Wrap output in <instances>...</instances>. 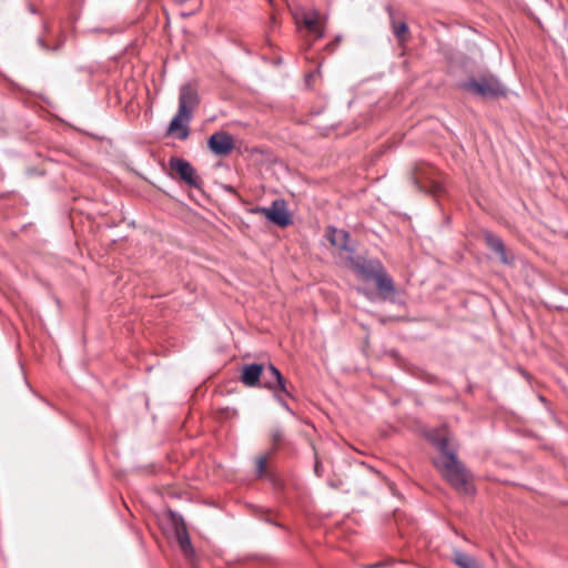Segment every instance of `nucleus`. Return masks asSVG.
I'll use <instances>...</instances> for the list:
<instances>
[{
    "label": "nucleus",
    "instance_id": "7ed1b4c3",
    "mask_svg": "<svg viewBox=\"0 0 568 568\" xmlns=\"http://www.w3.org/2000/svg\"><path fill=\"white\" fill-rule=\"evenodd\" d=\"M412 180L417 190L434 196L439 195L444 191L440 173L429 163L416 162L412 169Z\"/></svg>",
    "mask_w": 568,
    "mask_h": 568
},
{
    "label": "nucleus",
    "instance_id": "39448f33",
    "mask_svg": "<svg viewBox=\"0 0 568 568\" xmlns=\"http://www.w3.org/2000/svg\"><path fill=\"white\" fill-rule=\"evenodd\" d=\"M252 212L263 214L277 226L285 227L292 223L283 200H275L270 207H255Z\"/></svg>",
    "mask_w": 568,
    "mask_h": 568
},
{
    "label": "nucleus",
    "instance_id": "423d86ee",
    "mask_svg": "<svg viewBox=\"0 0 568 568\" xmlns=\"http://www.w3.org/2000/svg\"><path fill=\"white\" fill-rule=\"evenodd\" d=\"M261 387L266 388L268 390L281 389L287 395V397H292V393L288 389L287 381L273 364H268L266 367L263 365Z\"/></svg>",
    "mask_w": 568,
    "mask_h": 568
},
{
    "label": "nucleus",
    "instance_id": "f257e3e1",
    "mask_svg": "<svg viewBox=\"0 0 568 568\" xmlns=\"http://www.w3.org/2000/svg\"><path fill=\"white\" fill-rule=\"evenodd\" d=\"M427 439L440 453V457L434 460V465L444 479L458 493L473 495L475 488L471 484V475L458 459L457 446L452 443L447 429H433L427 434Z\"/></svg>",
    "mask_w": 568,
    "mask_h": 568
},
{
    "label": "nucleus",
    "instance_id": "aec40b11",
    "mask_svg": "<svg viewBox=\"0 0 568 568\" xmlns=\"http://www.w3.org/2000/svg\"><path fill=\"white\" fill-rule=\"evenodd\" d=\"M271 454H264L256 458V477L262 478L266 475L267 459Z\"/></svg>",
    "mask_w": 568,
    "mask_h": 568
},
{
    "label": "nucleus",
    "instance_id": "6e6552de",
    "mask_svg": "<svg viewBox=\"0 0 568 568\" xmlns=\"http://www.w3.org/2000/svg\"><path fill=\"white\" fill-rule=\"evenodd\" d=\"M172 524L174 526L176 540L183 554L191 558L194 556V548L192 547L191 539L186 529V525L182 516L171 513Z\"/></svg>",
    "mask_w": 568,
    "mask_h": 568
},
{
    "label": "nucleus",
    "instance_id": "393cba45",
    "mask_svg": "<svg viewBox=\"0 0 568 568\" xmlns=\"http://www.w3.org/2000/svg\"><path fill=\"white\" fill-rule=\"evenodd\" d=\"M251 152H258V150L256 148H253L252 150H250Z\"/></svg>",
    "mask_w": 568,
    "mask_h": 568
},
{
    "label": "nucleus",
    "instance_id": "f03ea898",
    "mask_svg": "<svg viewBox=\"0 0 568 568\" xmlns=\"http://www.w3.org/2000/svg\"><path fill=\"white\" fill-rule=\"evenodd\" d=\"M197 104L199 97L196 89L191 84H183L180 89L178 112L171 120L166 130L168 136L178 140L189 138V122Z\"/></svg>",
    "mask_w": 568,
    "mask_h": 568
},
{
    "label": "nucleus",
    "instance_id": "1a4fd4ad",
    "mask_svg": "<svg viewBox=\"0 0 568 568\" xmlns=\"http://www.w3.org/2000/svg\"><path fill=\"white\" fill-rule=\"evenodd\" d=\"M484 241L486 245L499 256L501 263L506 265H510L514 263L515 258L514 256L507 253V248L501 237H499L498 235L494 234L490 231H485Z\"/></svg>",
    "mask_w": 568,
    "mask_h": 568
},
{
    "label": "nucleus",
    "instance_id": "a211bd4d",
    "mask_svg": "<svg viewBox=\"0 0 568 568\" xmlns=\"http://www.w3.org/2000/svg\"><path fill=\"white\" fill-rule=\"evenodd\" d=\"M206 142L210 143H230L235 142L234 138L226 131L221 130L219 132L213 133Z\"/></svg>",
    "mask_w": 568,
    "mask_h": 568
},
{
    "label": "nucleus",
    "instance_id": "f3484780",
    "mask_svg": "<svg viewBox=\"0 0 568 568\" xmlns=\"http://www.w3.org/2000/svg\"><path fill=\"white\" fill-rule=\"evenodd\" d=\"M392 30L399 42H405L408 36V26L406 22H397L392 18Z\"/></svg>",
    "mask_w": 568,
    "mask_h": 568
},
{
    "label": "nucleus",
    "instance_id": "412c9836",
    "mask_svg": "<svg viewBox=\"0 0 568 568\" xmlns=\"http://www.w3.org/2000/svg\"><path fill=\"white\" fill-rule=\"evenodd\" d=\"M283 440H284L283 432L280 428L274 429L272 432V448L270 450V454H273L274 452H276L280 448Z\"/></svg>",
    "mask_w": 568,
    "mask_h": 568
},
{
    "label": "nucleus",
    "instance_id": "4be33fe9",
    "mask_svg": "<svg viewBox=\"0 0 568 568\" xmlns=\"http://www.w3.org/2000/svg\"><path fill=\"white\" fill-rule=\"evenodd\" d=\"M38 44L45 51H55L59 49V47L61 45V42L54 44V45H51L49 42H48V39L44 38V37H39L38 38Z\"/></svg>",
    "mask_w": 568,
    "mask_h": 568
},
{
    "label": "nucleus",
    "instance_id": "9d476101",
    "mask_svg": "<svg viewBox=\"0 0 568 568\" xmlns=\"http://www.w3.org/2000/svg\"><path fill=\"white\" fill-rule=\"evenodd\" d=\"M263 375V364H245L242 367L240 381L248 387H261V376Z\"/></svg>",
    "mask_w": 568,
    "mask_h": 568
},
{
    "label": "nucleus",
    "instance_id": "ddd939ff",
    "mask_svg": "<svg viewBox=\"0 0 568 568\" xmlns=\"http://www.w3.org/2000/svg\"><path fill=\"white\" fill-rule=\"evenodd\" d=\"M355 271L365 278H375L384 268L378 260H365L354 265Z\"/></svg>",
    "mask_w": 568,
    "mask_h": 568
},
{
    "label": "nucleus",
    "instance_id": "9b49d317",
    "mask_svg": "<svg viewBox=\"0 0 568 568\" xmlns=\"http://www.w3.org/2000/svg\"><path fill=\"white\" fill-rule=\"evenodd\" d=\"M326 239L328 242L338 250L353 253L354 248L349 246V233L345 230H339L334 226L326 229Z\"/></svg>",
    "mask_w": 568,
    "mask_h": 568
},
{
    "label": "nucleus",
    "instance_id": "5701e85b",
    "mask_svg": "<svg viewBox=\"0 0 568 568\" xmlns=\"http://www.w3.org/2000/svg\"><path fill=\"white\" fill-rule=\"evenodd\" d=\"M271 392L274 394V397L280 403V405L282 407H284L285 409L290 410V407H288L287 403L284 399V396H287V395L284 392H282L281 389L271 390Z\"/></svg>",
    "mask_w": 568,
    "mask_h": 568
},
{
    "label": "nucleus",
    "instance_id": "f8f14e48",
    "mask_svg": "<svg viewBox=\"0 0 568 568\" xmlns=\"http://www.w3.org/2000/svg\"><path fill=\"white\" fill-rule=\"evenodd\" d=\"M192 166L189 161L182 158L171 156L168 162V173L172 179H178L182 182Z\"/></svg>",
    "mask_w": 568,
    "mask_h": 568
},
{
    "label": "nucleus",
    "instance_id": "20e7f679",
    "mask_svg": "<svg viewBox=\"0 0 568 568\" xmlns=\"http://www.w3.org/2000/svg\"><path fill=\"white\" fill-rule=\"evenodd\" d=\"M460 88L481 98H498L506 94V88L494 75H480L460 83Z\"/></svg>",
    "mask_w": 568,
    "mask_h": 568
},
{
    "label": "nucleus",
    "instance_id": "0eeeda50",
    "mask_svg": "<svg viewBox=\"0 0 568 568\" xmlns=\"http://www.w3.org/2000/svg\"><path fill=\"white\" fill-rule=\"evenodd\" d=\"M298 28L303 26L315 40L324 36V19L317 11H305L295 16Z\"/></svg>",
    "mask_w": 568,
    "mask_h": 568
},
{
    "label": "nucleus",
    "instance_id": "2eb2a0df",
    "mask_svg": "<svg viewBox=\"0 0 568 568\" xmlns=\"http://www.w3.org/2000/svg\"><path fill=\"white\" fill-rule=\"evenodd\" d=\"M182 183L187 185L190 189L195 190L199 194H202L203 192L204 181L194 166L189 170L187 174L182 180Z\"/></svg>",
    "mask_w": 568,
    "mask_h": 568
},
{
    "label": "nucleus",
    "instance_id": "b1692460",
    "mask_svg": "<svg viewBox=\"0 0 568 568\" xmlns=\"http://www.w3.org/2000/svg\"><path fill=\"white\" fill-rule=\"evenodd\" d=\"M318 469H320L318 462H316V464H315V471L318 473Z\"/></svg>",
    "mask_w": 568,
    "mask_h": 568
},
{
    "label": "nucleus",
    "instance_id": "4468645a",
    "mask_svg": "<svg viewBox=\"0 0 568 568\" xmlns=\"http://www.w3.org/2000/svg\"><path fill=\"white\" fill-rule=\"evenodd\" d=\"M376 282V287L383 297H387L388 295L395 292V285L392 277L386 273L385 268L374 278Z\"/></svg>",
    "mask_w": 568,
    "mask_h": 568
},
{
    "label": "nucleus",
    "instance_id": "a878e982",
    "mask_svg": "<svg viewBox=\"0 0 568 568\" xmlns=\"http://www.w3.org/2000/svg\"><path fill=\"white\" fill-rule=\"evenodd\" d=\"M387 11H388V12H389V14L392 16V8H390V7H388V8H387Z\"/></svg>",
    "mask_w": 568,
    "mask_h": 568
},
{
    "label": "nucleus",
    "instance_id": "6ab92c4d",
    "mask_svg": "<svg viewBox=\"0 0 568 568\" xmlns=\"http://www.w3.org/2000/svg\"><path fill=\"white\" fill-rule=\"evenodd\" d=\"M210 150L217 156H226L234 149L235 144H207Z\"/></svg>",
    "mask_w": 568,
    "mask_h": 568
},
{
    "label": "nucleus",
    "instance_id": "dca6fc26",
    "mask_svg": "<svg viewBox=\"0 0 568 568\" xmlns=\"http://www.w3.org/2000/svg\"><path fill=\"white\" fill-rule=\"evenodd\" d=\"M453 560L459 568H483L474 557L460 550L454 551Z\"/></svg>",
    "mask_w": 568,
    "mask_h": 568
}]
</instances>
